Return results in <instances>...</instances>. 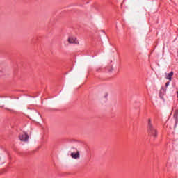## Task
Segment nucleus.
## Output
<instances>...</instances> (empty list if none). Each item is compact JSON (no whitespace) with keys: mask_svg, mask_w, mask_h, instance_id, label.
Listing matches in <instances>:
<instances>
[{"mask_svg":"<svg viewBox=\"0 0 178 178\" xmlns=\"http://www.w3.org/2000/svg\"><path fill=\"white\" fill-rule=\"evenodd\" d=\"M169 84H170V83L167 82V83H165V87H168V86H169Z\"/></svg>","mask_w":178,"mask_h":178,"instance_id":"9b49d317","label":"nucleus"},{"mask_svg":"<svg viewBox=\"0 0 178 178\" xmlns=\"http://www.w3.org/2000/svg\"><path fill=\"white\" fill-rule=\"evenodd\" d=\"M3 163H5V161L0 158V165H3Z\"/></svg>","mask_w":178,"mask_h":178,"instance_id":"6e6552de","label":"nucleus"},{"mask_svg":"<svg viewBox=\"0 0 178 178\" xmlns=\"http://www.w3.org/2000/svg\"><path fill=\"white\" fill-rule=\"evenodd\" d=\"M154 127V125H152V122H151V119L148 120V129Z\"/></svg>","mask_w":178,"mask_h":178,"instance_id":"423d86ee","label":"nucleus"},{"mask_svg":"<svg viewBox=\"0 0 178 178\" xmlns=\"http://www.w3.org/2000/svg\"><path fill=\"white\" fill-rule=\"evenodd\" d=\"M147 131L152 137L156 138L158 137V131L154 127L148 128Z\"/></svg>","mask_w":178,"mask_h":178,"instance_id":"f03ea898","label":"nucleus"},{"mask_svg":"<svg viewBox=\"0 0 178 178\" xmlns=\"http://www.w3.org/2000/svg\"><path fill=\"white\" fill-rule=\"evenodd\" d=\"M19 139L20 140V141H23V136H19Z\"/></svg>","mask_w":178,"mask_h":178,"instance_id":"9d476101","label":"nucleus"},{"mask_svg":"<svg viewBox=\"0 0 178 178\" xmlns=\"http://www.w3.org/2000/svg\"><path fill=\"white\" fill-rule=\"evenodd\" d=\"M177 115H178V110H176L174 114V116H177Z\"/></svg>","mask_w":178,"mask_h":178,"instance_id":"1a4fd4ad","label":"nucleus"},{"mask_svg":"<svg viewBox=\"0 0 178 178\" xmlns=\"http://www.w3.org/2000/svg\"><path fill=\"white\" fill-rule=\"evenodd\" d=\"M5 109L6 111H8V112H15V110H13V108L6 107Z\"/></svg>","mask_w":178,"mask_h":178,"instance_id":"0eeeda50","label":"nucleus"},{"mask_svg":"<svg viewBox=\"0 0 178 178\" xmlns=\"http://www.w3.org/2000/svg\"><path fill=\"white\" fill-rule=\"evenodd\" d=\"M67 41L69 44H74V45H79L80 44L77 37L74 35H70L67 38Z\"/></svg>","mask_w":178,"mask_h":178,"instance_id":"f257e3e1","label":"nucleus"},{"mask_svg":"<svg viewBox=\"0 0 178 178\" xmlns=\"http://www.w3.org/2000/svg\"><path fill=\"white\" fill-rule=\"evenodd\" d=\"M23 141L25 143H27L29 141V134L26 132L24 133V136H23Z\"/></svg>","mask_w":178,"mask_h":178,"instance_id":"39448f33","label":"nucleus"},{"mask_svg":"<svg viewBox=\"0 0 178 178\" xmlns=\"http://www.w3.org/2000/svg\"><path fill=\"white\" fill-rule=\"evenodd\" d=\"M71 157L73 158V159H79L80 158V152L76 150V152H71Z\"/></svg>","mask_w":178,"mask_h":178,"instance_id":"7ed1b4c3","label":"nucleus"},{"mask_svg":"<svg viewBox=\"0 0 178 178\" xmlns=\"http://www.w3.org/2000/svg\"><path fill=\"white\" fill-rule=\"evenodd\" d=\"M172 77H173V72L166 74L165 79H167V80H169V81H172Z\"/></svg>","mask_w":178,"mask_h":178,"instance_id":"20e7f679","label":"nucleus"}]
</instances>
